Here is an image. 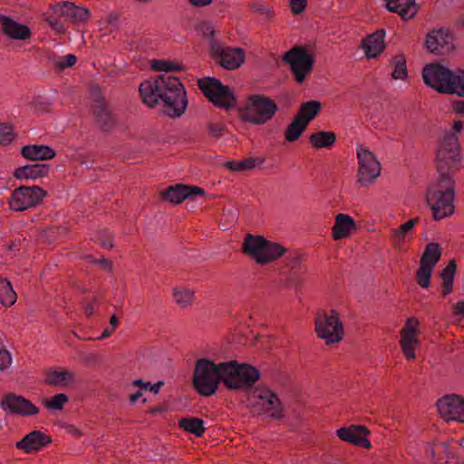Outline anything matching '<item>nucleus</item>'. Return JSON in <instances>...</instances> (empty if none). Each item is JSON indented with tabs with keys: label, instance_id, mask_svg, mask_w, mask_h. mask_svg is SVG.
Returning <instances> with one entry per match:
<instances>
[{
	"label": "nucleus",
	"instance_id": "obj_8",
	"mask_svg": "<svg viewBox=\"0 0 464 464\" xmlns=\"http://www.w3.org/2000/svg\"><path fill=\"white\" fill-rule=\"evenodd\" d=\"M220 383L218 363L208 358L198 359L195 363L192 384L202 396H211Z\"/></svg>",
	"mask_w": 464,
	"mask_h": 464
},
{
	"label": "nucleus",
	"instance_id": "obj_4",
	"mask_svg": "<svg viewBox=\"0 0 464 464\" xmlns=\"http://www.w3.org/2000/svg\"><path fill=\"white\" fill-rule=\"evenodd\" d=\"M241 251L255 260L257 265L265 266L280 258L287 249L263 236L246 234L242 243Z\"/></svg>",
	"mask_w": 464,
	"mask_h": 464
},
{
	"label": "nucleus",
	"instance_id": "obj_3",
	"mask_svg": "<svg viewBox=\"0 0 464 464\" xmlns=\"http://www.w3.org/2000/svg\"><path fill=\"white\" fill-rule=\"evenodd\" d=\"M246 402L254 415H266L272 420H282L285 417V408L281 400L269 388L257 386L250 389Z\"/></svg>",
	"mask_w": 464,
	"mask_h": 464
},
{
	"label": "nucleus",
	"instance_id": "obj_55",
	"mask_svg": "<svg viewBox=\"0 0 464 464\" xmlns=\"http://www.w3.org/2000/svg\"><path fill=\"white\" fill-rule=\"evenodd\" d=\"M419 221H420V218H411L409 221H407L400 226L401 230H403L404 232L409 233L412 229V227L417 223H419Z\"/></svg>",
	"mask_w": 464,
	"mask_h": 464
},
{
	"label": "nucleus",
	"instance_id": "obj_39",
	"mask_svg": "<svg viewBox=\"0 0 464 464\" xmlns=\"http://www.w3.org/2000/svg\"><path fill=\"white\" fill-rule=\"evenodd\" d=\"M44 16L53 30L59 34L65 33L66 28L61 20L63 16L59 15V12L54 11V4L50 5L48 10L44 14Z\"/></svg>",
	"mask_w": 464,
	"mask_h": 464
},
{
	"label": "nucleus",
	"instance_id": "obj_9",
	"mask_svg": "<svg viewBox=\"0 0 464 464\" xmlns=\"http://www.w3.org/2000/svg\"><path fill=\"white\" fill-rule=\"evenodd\" d=\"M314 331L326 345L340 343L344 336L343 324L335 310L318 312L314 318Z\"/></svg>",
	"mask_w": 464,
	"mask_h": 464
},
{
	"label": "nucleus",
	"instance_id": "obj_52",
	"mask_svg": "<svg viewBox=\"0 0 464 464\" xmlns=\"http://www.w3.org/2000/svg\"><path fill=\"white\" fill-rule=\"evenodd\" d=\"M76 56L73 54H67L62 57L59 61L56 62V67L60 70H63L65 68L72 67L76 63Z\"/></svg>",
	"mask_w": 464,
	"mask_h": 464
},
{
	"label": "nucleus",
	"instance_id": "obj_27",
	"mask_svg": "<svg viewBox=\"0 0 464 464\" xmlns=\"http://www.w3.org/2000/svg\"><path fill=\"white\" fill-rule=\"evenodd\" d=\"M384 37L385 31L383 29H379L362 39V47L364 50L367 58H376L384 51Z\"/></svg>",
	"mask_w": 464,
	"mask_h": 464
},
{
	"label": "nucleus",
	"instance_id": "obj_1",
	"mask_svg": "<svg viewBox=\"0 0 464 464\" xmlns=\"http://www.w3.org/2000/svg\"><path fill=\"white\" fill-rule=\"evenodd\" d=\"M142 102L154 108L160 101L163 112L170 118H179L188 107L187 92L179 78L160 74L140 84Z\"/></svg>",
	"mask_w": 464,
	"mask_h": 464
},
{
	"label": "nucleus",
	"instance_id": "obj_40",
	"mask_svg": "<svg viewBox=\"0 0 464 464\" xmlns=\"http://www.w3.org/2000/svg\"><path fill=\"white\" fill-rule=\"evenodd\" d=\"M151 69L156 72H182L185 70L181 63L171 60H153Z\"/></svg>",
	"mask_w": 464,
	"mask_h": 464
},
{
	"label": "nucleus",
	"instance_id": "obj_21",
	"mask_svg": "<svg viewBox=\"0 0 464 464\" xmlns=\"http://www.w3.org/2000/svg\"><path fill=\"white\" fill-rule=\"evenodd\" d=\"M419 324L418 319L411 317L407 319L405 325L401 330L400 344L407 360H414L416 358L415 349L419 345L416 332Z\"/></svg>",
	"mask_w": 464,
	"mask_h": 464
},
{
	"label": "nucleus",
	"instance_id": "obj_58",
	"mask_svg": "<svg viewBox=\"0 0 464 464\" xmlns=\"http://www.w3.org/2000/svg\"><path fill=\"white\" fill-rule=\"evenodd\" d=\"M213 0H188V2L196 7H203L210 5Z\"/></svg>",
	"mask_w": 464,
	"mask_h": 464
},
{
	"label": "nucleus",
	"instance_id": "obj_41",
	"mask_svg": "<svg viewBox=\"0 0 464 464\" xmlns=\"http://www.w3.org/2000/svg\"><path fill=\"white\" fill-rule=\"evenodd\" d=\"M393 71L392 77L396 80H404L408 76V70L406 66V58L404 54L400 53L395 55L392 60Z\"/></svg>",
	"mask_w": 464,
	"mask_h": 464
},
{
	"label": "nucleus",
	"instance_id": "obj_16",
	"mask_svg": "<svg viewBox=\"0 0 464 464\" xmlns=\"http://www.w3.org/2000/svg\"><path fill=\"white\" fill-rule=\"evenodd\" d=\"M92 114L95 124L103 132H111L116 126L117 121L109 108L103 96L101 95L99 88L92 90Z\"/></svg>",
	"mask_w": 464,
	"mask_h": 464
},
{
	"label": "nucleus",
	"instance_id": "obj_12",
	"mask_svg": "<svg viewBox=\"0 0 464 464\" xmlns=\"http://www.w3.org/2000/svg\"><path fill=\"white\" fill-rule=\"evenodd\" d=\"M358 170L356 182L359 187H369L380 176L382 166L376 156L367 148H357Z\"/></svg>",
	"mask_w": 464,
	"mask_h": 464
},
{
	"label": "nucleus",
	"instance_id": "obj_25",
	"mask_svg": "<svg viewBox=\"0 0 464 464\" xmlns=\"http://www.w3.org/2000/svg\"><path fill=\"white\" fill-rule=\"evenodd\" d=\"M0 27L1 31L10 39L27 40L32 35L27 25L19 24L4 14H0Z\"/></svg>",
	"mask_w": 464,
	"mask_h": 464
},
{
	"label": "nucleus",
	"instance_id": "obj_6",
	"mask_svg": "<svg viewBox=\"0 0 464 464\" xmlns=\"http://www.w3.org/2000/svg\"><path fill=\"white\" fill-rule=\"evenodd\" d=\"M435 164L440 175H453L461 165L459 138L454 133H446L439 142L436 150Z\"/></svg>",
	"mask_w": 464,
	"mask_h": 464
},
{
	"label": "nucleus",
	"instance_id": "obj_42",
	"mask_svg": "<svg viewBox=\"0 0 464 464\" xmlns=\"http://www.w3.org/2000/svg\"><path fill=\"white\" fill-rule=\"evenodd\" d=\"M433 268L427 265L420 263V267L416 272V282L422 288H428L430 284V276Z\"/></svg>",
	"mask_w": 464,
	"mask_h": 464
},
{
	"label": "nucleus",
	"instance_id": "obj_44",
	"mask_svg": "<svg viewBox=\"0 0 464 464\" xmlns=\"http://www.w3.org/2000/svg\"><path fill=\"white\" fill-rule=\"evenodd\" d=\"M196 31L198 34L209 41V46L215 38L216 30L212 23L208 21H201L196 25Z\"/></svg>",
	"mask_w": 464,
	"mask_h": 464
},
{
	"label": "nucleus",
	"instance_id": "obj_59",
	"mask_svg": "<svg viewBox=\"0 0 464 464\" xmlns=\"http://www.w3.org/2000/svg\"><path fill=\"white\" fill-rule=\"evenodd\" d=\"M454 314L456 315H464V301H458L454 305Z\"/></svg>",
	"mask_w": 464,
	"mask_h": 464
},
{
	"label": "nucleus",
	"instance_id": "obj_51",
	"mask_svg": "<svg viewBox=\"0 0 464 464\" xmlns=\"http://www.w3.org/2000/svg\"><path fill=\"white\" fill-rule=\"evenodd\" d=\"M408 233L401 230V227L393 228L391 230V238L392 245L396 248H401L405 241L406 235Z\"/></svg>",
	"mask_w": 464,
	"mask_h": 464
},
{
	"label": "nucleus",
	"instance_id": "obj_17",
	"mask_svg": "<svg viewBox=\"0 0 464 464\" xmlns=\"http://www.w3.org/2000/svg\"><path fill=\"white\" fill-rule=\"evenodd\" d=\"M0 406L6 413L12 415L34 416L40 411L29 400L12 392L4 395Z\"/></svg>",
	"mask_w": 464,
	"mask_h": 464
},
{
	"label": "nucleus",
	"instance_id": "obj_47",
	"mask_svg": "<svg viewBox=\"0 0 464 464\" xmlns=\"http://www.w3.org/2000/svg\"><path fill=\"white\" fill-rule=\"evenodd\" d=\"M456 93L459 97H464V71L454 73V81L452 82V90L450 94Z\"/></svg>",
	"mask_w": 464,
	"mask_h": 464
},
{
	"label": "nucleus",
	"instance_id": "obj_10",
	"mask_svg": "<svg viewBox=\"0 0 464 464\" xmlns=\"http://www.w3.org/2000/svg\"><path fill=\"white\" fill-rule=\"evenodd\" d=\"M283 63L290 66V70L298 83H303L313 71L314 57L305 47L294 46L282 56Z\"/></svg>",
	"mask_w": 464,
	"mask_h": 464
},
{
	"label": "nucleus",
	"instance_id": "obj_62",
	"mask_svg": "<svg viewBox=\"0 0 464 464\" xmlns=\"http://www.w3.org/2000/svg\"><path fill=\"white\" fill-rule=\"evenodd\" d=\"M83 309H84V313L87 316H91L94 313V307L92 303L85 304L83 306Z\"/></svg>",
	"mask_w": 464,
	"mask_h": 464
},
{
	"label": "nucleus",
	"instance_id": "obj_63",
	"mask_svg": "<svg viewBox=\"0 0 464 464\" xmlns=\"http://www.w3.org/2000/svg\"><path fill=\"white\" fill-rule=\"evenodd\" d=\"M106 21H107V23H109V24H111L112 25H115L117 21H118V14H114V13L110 14L107 16Z\"/></svg>",
	"mask_w": 464,
	"mask_h": 464
},
{
	"label": "nucleus",
	"instance_id": "obj_31",
	"mask_svg": "<svg viewBox=\"0 0 464 464\" xmlns=\"http://www.w3.org/2000/svg\"><path fill=\"white\" fill-rule=\"evenodd\" d=\"M309 143L315 150L331 149L336 142V134L334 131H317L308 138Z\"/></svg>",
	"mask_w": 464,
	"mask_h": 464
},
{
	"label": "nucleus",
	"instance_id": "obj_64",
	"mask_svg": "<svg viewBox=\"0 0 464 464\" xmlns=\"http://www.w3.org/2000/svg\"><path fill=\"white\" fill-rule=\"evenodd\" d=\"M114 332L113 328L111 327H108L106 329L103 330L102 335L99 337L100 340H103V339H106L107 337H109L112 333Z\"/></svg>",
	"mask_w": 464,
	"mask_h": 464
},
{
	"label": "nucleus",
	"instance_id": "obj_15",
	"mask_svg": "<svg viewBox=\"0 0 464 464\" xmlns=\"http://www.w3.org/2000/svg\"><path fill=\"white\" fill-rule=\"evenodd\" d=\"M211 53L217 63L224 69L236 70L245 62L246 53L240 47L223 46L218 40L211 43Z\"/></svg>",
	"mask_w": 464,
	"mask_h": 464
},
{
	"label": "nucleus",
	"instance_id": "obj_46",
	"mask_svg": "<svg viewBox=\"0 0 464 464\" xmlns=\"http://www.w3.org/2000/svg\"><path fill=\"white\" fill-rule=\"evenodd\" d=\"M68 401V396L64 393H58L53 396L49 401H45L44 406L48 409L62 410L63 405Z\"/></svg>",
	"mask_w": 464,
	"mask_h": 464
},
{
	"label": "nucleus",
	"instance_id": "obj_13",
	"mask_svg": "<svg viewBox=\"0 0 464 464\" xmlns=\"http://www.w3.org/2000/svg\"><path fill=\"white\" fill-rule=\"evenodd\" d=\"M424 82L440 93L450 94L452 90L454 73L440 63L427 64L422 70Z\"/></svg>",
	"mask_w": 464,
	"mask_h": 464
},
{
	"label": "nucleus",
	"instance_id": "obj_54",
	"mask_svg": "<svg viewBox=\"0 0 464 464\" xmlns=\"http://www.w3.org/2000/svg\"><path fill=\"white\" fill-rule=\"evenodd\" d=\"M12 363V356L6 350H0V371L7 369Z\"/></svg>",
	"mask_w": 464,
	"mask_h": 464
},
{
	"label": "nucleus",
	"instance_id": "obj_14",
	"mask_svg": "<svg viewBox=\"0 0 464 464\" xmlns=\"http://www.w3.org/2000/svg\"><path fill=\"white\" fill-rule=\"evenodd\" d=\"M45 196V190L38 186H21L13 190L9 206L12 210L24 211L40 204Z\"/></svg>",
	"mask_w": 464,
	"mask_h": 464
},
{
	"label": "nucleus",
	"instance_id": "obj_56",
	"mask_svg": "<svg viewBox=\"0 0 464 464\" xmlns=\"http://www.w3.org/2000/svg\"><path fill=\"white\" fill-rule=\"evenodd\" d=\"M101 246L105 248L111 249L113 247V237L111 235L108 234L104 238L101 239Z\"/></svg>",
	"mask_w": 464,
	"mask_h": 464
},
{
	"label": "nucleus",
	"instance_id": "obj_43",
	"mask_svg": "<svg viewBox=\"0 0 464 464\" xmlns=\"http://www.w3.org/2000/svg\"><path fill=\"white\" fill-rule=\"evenodd\" d=\"M256 159L247 158L242 160H231L227 161L225 166L232 171H243L246 169H252L256 167Z\"/></svg>",
	"mask_w": 464,
	"mask_h": 464
},
{
	"label": "nucleus",
	"instance_id": "obj_30",
	"mask_svg": "<svg viewBox=\"0 0 464 464\" xmlns=\"http://www.w3.org/2000/svg\"><path fill=\"white\" fill-rule=\"evenodd\" d=\"M21 154L26 160L36 161L53 159L56 152L47 145L33 144L22 147Z\"/></svg>",
	"mask_w": 464,
	"mask_h": 464
},
{
	"label": "nucleus",
	"instance_id": "obj_37",
	"mask_svg": "<svg viewBox=\"0 0 464 464\" xmlns=\"http://www.w3.org/2000/svg\"><path fill=\"white\" fill-rule=\"evenodd\" d=\"M455 273L456 263L454 260H450L440 275L442 280V291L444 295H449L452 291Z\"/></svg>",
	"mask_w": 464,
	"mask_h": 464
},
{
	"label": "nucleus",
	"instance_id": "obj_19",
	"mask_svg": "<svg viewBox=\"0 0 464 464\" xmlns=\"http://www.w3.org/2000/svg\"><path fill=\"white\" fill-rule=\"evenodd\" d=\"M427 50L436 55H445L453 49V36L449 30L430 31L425 41Z\"/></svg>",
	"mask_w": 464,
	"mask_h": 464
},
{
	"label": "nucleus",
	"instance_id": "obj_60",
	"mask_svg": "<svg viewBox=\"0 0 464 464\" xmlns=\"http://www.w3.org/2000/svg\"><path fill=\"white\" fill-rule=\"evenodd\" d=\"M287 260L289 262V265H291L292 267L294 268L301 263L302 257L298 255H295V256L287 257Z\"/></svg>",
	"mask_w": 464,
	"mask_h": 464
},
{
	"label": "nucleus",
	"instance_id": "obj_33",
	"mask_svg": "<svg viewBox=\"0 0 464 464\" xmlns=\"http://www.w3.org/2000/svg\"><path fill=\"white\" fill-rule=\"evenodd\" d=\"M441 256V249L440 245L435 242H430L426 245L424 252L420 257V263L427 265L434 268L435 265L439 262Z\"/></svg>",
	"mask_w": 464,
	"mask_h": 464
},
{
	"label": "nucleus",
	"instance_id": "obj_20",
	"mask_svg": "<svg viewBox=\"0 0 464 464\" xmlns=\"http://www.w3.org/2000/svg\"><path fill=\"white\" fill-rule=\"evenodd\" d=\"M54 11L59 12L60 16L74 25L85 24L91 17L89 9L69 1L55 3Z\"/></svg>",
	"mask_w": 464,
	"mask_h": 464
},
{
	"label": "nucleus",
	"instance_id": "obj_61",
	"mask_svg": "<svg viewBox=\"0 0 464 464\" xmlns=\"http://www.w3.org/2000/svg\"><path fill=\"white\" fill-rule=\"evenodd\" d=\"M92 262H93V263H99V264H101V265L102 266V267H103V268H105V269H108V270H111V263L108 259H106V258H104V257H102V258H101V259H99V260H96V259H95V260H93Z\"/></svg>",
	"mask_w": 464,
	"mask_h": 464
},
{
	"label": "nucleus",
	"instance_id": "obj_26",
	"mask_svg": "<svg viewBox=\"0 0 464 464\" xmlns=\"http://www.w3.org/2000/svg\"><path fill=\"white\" fill-rule=\"evenodd\" d=\"M357 229L353 218L343 213L335 216L334 224L332 227V237L335 241L347 238Z\"/></svg>",
	"mask_w": 464,
	"mask_h": 464
},
{
	"label": "nucleus",
	"instance_id": "obj_29",
	"mask_svg": "<svg viewBox=\"0 0 464 464\" xmlns=\"http://www.w3.org/2000/svg\"><path fill=\"white\" fill-rule=\"evenodd\" d=\"M76 382L75 374L68 370L55 371L48 370L45 372L44 382L53 387H68Z\"/></svg>",
	"mask_w": 464,
	"mask_h": 464
},
{
	"label": "nucleus",
	"instance_id": "obj_7",
	"mask_svg": "<svg viewBox=\"0 0 464 464\" xmlns=\"http://www.w3.org/2000/svg\"><path fill=\"white\" fill-rule=\"evenodd\" d=\"M277 111L278 106L273 99L255 94L248 98L245 108L240 111V119L244 122L263 125L270 121Z\"/></svg>",
	"mask_w": 464,
	"mask_h": 464
},
{
	"label": "nucleus",
	"instance_id": "obj_36",
	"mask_svg": "<svg viewBox=\"0 0 464 464\" xmlns=\"http://www.w3.org/2000/svg\"><path fill=\"white\" fill-rule=\"evenodd\" d=\"M303 121L294 117L293 121L285 130V140L287 142L296 141L307 128Z\"/></svg>",
	"mask_w": 464,
	"mask_h": 464
},
{
	"label": "nucleus",
	"instance_id": "obj_5",
	"mask_svg": "<svg viewBox=\"0 0 464 464\" xmlns=\"http://www.w3.org/2000/svg\"><path fill=\"white\" fill-rule=\"evenodd\" d=\"M220 382L228 390L250 388L260 378L259 371L247 363H238L237 361L218 363Z\"/></svg>",
	"mask_w": 464,
	"mask_h": 464
},
{
	"label": "nucleus",
	"instance_id": "obj_11",
	"mask_svg": "<svg viewBox=\"0 0 464 464\" xmlns=\"http://www.w3.org/2000/svg\"><path fill=\"white\" fill-rule=\"evenodd\" d=\"M202 93L217 107L226 110L235 106L236 98L229 86L214 77H205L198 81Z\"/></svg>",
	"mask_w": 464,
	"mask_h": 464
},
{
	"label": "nucleus",
	"instance_id": "obj_38",
	"mask_svg": "<svg viewBox=\"0 0 464 464\" xmlns=\"http://www.w3.org/2000/svg\"><path fill=\"white\" fill-rule=\"evenodd\" d=\"M16 301V294L7 279L0 278V303L11 306Z\"/></svg>",
	"mask_w": 464,
	"mask_h": 464
},
{
	"label": "nucleus",
	"instance_id": "obj_45",
	"mask_svg": "<svg viewBox=\"0 0 464 464\" xmlns=\"http://www.w3.org/2000/svg\"><path fill=\"white\" fill-rule=\"evenodd\" d=\"M411 5L408 0H394L392 4L387 2V8L390 12L397 13L403 20L407 21L414 17L417 13H413L410 16H406L402 14V11L406 10L408 6Z\"/></svg>",
	"mask_w": 464,
	"mask_h": 464
},
{
	"label": "nucleus",
	"instance_id": "obj_57",
	"mask_svg": "<svg viewBox=\"0 0 464 464\" xmlns=\"http://www.w3.org/2000/svg\"><path fill=\"white\" fill-rule=\"evenodd\" d=\"M454 112L464 115V101H456L452 104Z\"/></svg>",
	"mask_w": 464,
	"mask_h": 464
},
{
	"label": "nucleus",
	"instance_id": "obj_35",
	"mask_svg": "<svg viewBox=\"0 0 464 464\" xmlns=\"http://www.w3.org/2000/svg\"><path fill=\"white\" fill-rule=\"evenodd\" d=\"M179 426L185 431L201 437L205 432L204 421L196 417L183 418L179 420Z\"/></svg>",
	"mask_w": 464,
	"mask_h": 464
},
{
	"label": "nucleus",
	"instance_id": "obj_49",
	"mask_svg": "<svg viewBox=\"0 0 464 464\" xmlns=\"http://www.w3.org/2000/svg\"><path fill=\"white\" fill-rule=\"evenodd\" d=\"M13 127L7 123L0 124V144H9L14 140Z\"/></svg>",
	"mask_w": 464,
	"mask_h": 464
},
{
	"label": "nucleus",
	"instance_id": "obj_48",
	"mask_svg": "<svg viewBox=\"0 0 464 464\" xmlns=\"http://www.w3.org/2000/svg\"><path fill=\"white\" fill-rule=\"evenodd\" d=\"M251 10L258 14L263 15L266 19H271L275 15L274 10L265 3H255L251 5Z\"/></svg>",
	"mask_w": 464,
	"mask_h": 464
},
{
	"label": "nucleus",
	"instance_id": "obj_18",
	"mask_svg": "<svg viewBox=\"0 0 464 464\" xmlns=\"http://www.w3.org/2000/svg\"><path fill=\"white\" fill-rule=\"evenodd\" d=\"M440 415L446 421L456 420L464 423V398L451 394L437 401Z\"/></svg>",
	"mask_w": 464,
	"mask_h": 464
},
{
	"label": "nucleus",
	"instance_id": "obj_53",
	"mask_svg": "<svg viewBox=\"0 0 464 464\" xmlns=\"http://www.w3.org/2000/svg\"><path fill=\"white\" fill-rule=\"evenodd\" d=\"M288 1H289L290 9L294 14H302L307 5V0H288Z\"/></svg>",
	"mask_w": 464,
	"mask_h": 464
},
{
	"label": "nucleus",
	"instance_id": "obj_23",
	"mask_svg": "<svg viewBox=\"0 0 464 464\" xmlns=\"http://www.w3.org/2000/svg\"><path fill=\"white\" fill-rule=\"evenodd\" d=\"M336 433L339 439L343 441L364 449H370L372 447L370 440L367 439L370 431L365 426L351 425L349 427H342L337 430Z\"/></svg>",
	"mask_w": 464,
	"mask_h": 464
},
{
	"label": "nucleus",
	"instance_id": "obj_2",
	"mask_svg": "<svg viewBox=\"0 0 464 464\" xmlns=\"http://www.w3.org/2000/svg\"><path fill=\"white\" fill-rule=\"evenodd\" d=\"M455 180L450 175H440L428 186L426 202L434 220L451 216L455 211Z\"/></svg>",
	"mask_w": 464,
	"mask_h": 464
},
{
	"label": "nucleus",
	"instance_id": "obj_50",
	"mask_svg": "<svg viewBox=\"0 0 464 464\" xmlns=\"http://www.w3.org/2000/svg\"><path fill=\"white\" fill-rule=\"evenodd\" d=\"M208 133L210 137L218 140L223 136L225 125L221 122H208L207 124Z\"/></svg>",
	"mask_w": 464,
	"mask_h": 464
},
{
	"label": "nucleus",
	"instance_id": "obj_24",
	"mask_svg": "<svg viewBox=\"0 0 464 464\" xmlns=\"http://www.w3.org/2000/svg\"><path fill=\"white\" fill-rule=\"evenodd\" d=\"M51 442L52 438L49 435L40 430H35L17 441L15 447L25 453H33L41 450Z\"/></svg>",
	"mask_w": 464,
	"mask_h": 464
},
{
	"label": "nucleus",
	"instance_id": "obj_22",
	"mask_svg": "<svg viewBox=\"0 0 464 464\" xmlns=\"http://www.w3.org/2000/svg\"><path fill=\"white\" fill-rule=\"evenodd\" d=\"M204 194L205 191L200 187L176 184L165 189L161 193V197L169 203L178 205L185 199H191L195 196H203Z\"/></svg>",
	"mask_w": 464,
	"mask_h": 464
},
{
	"label": "nucleus",
	"instance_id": "obj_32",
	"mask_svg": "<svg viewBox=\"0 0 464 464\" xmlns=\"http://www.w3.org/2000/svg\"><path fill=\"white\" fill-rule=\"evenodd\" d=\"M321 102L314 100L303 102L295 117L308 125L310 121L317 116L321 110Z\"/></svg>",
	"mask_w": 464,
	"mask_h": 464
},
{
	"label": "nucleus",
	"instance_id": "obj_28",
	"mask_svg": "<svg viewBox=\"0 0 464 464\" xmlns=\"http://www.w3.org/2000/svg\"><path fill=\"white\" fill-rule=\"evenodd\" d=\"M50 165L46 163L28 164L18 167L14 171V177L20 180L37 179L48 175Z\"/></svg>",
	"mask_w": 464,
	"mask_h": 464
},
{
	"label": "nucleus",
	"instance_id": "obj_34",
	"mask_svg": "<svg viewBox=\"0 0 464 464\" xmlns=\"http://www.w3.org/2000/svg\"><path fill=\"white\" fill-rule=\"evenodd\" d=\"M173 297L179 307L188 308L195 300V292L189 288L179 286L173 289Z\"/></svg>",
	"mask_w": 464,
	"mask_h": 464
}]
</instances>
